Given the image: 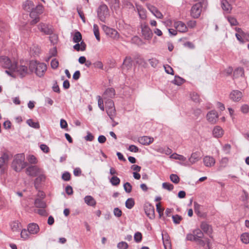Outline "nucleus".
Returning <instances> with one entry per match:
<instances>
[{
    "label": "nucleus",
    "mask_w": 249,
    "mask_h": 249,
    "mask_svg": "<svg viewBox=\"0 0 249 249\" xmlns=\"http://www.w3.org/2000/svg\"><path fill=\"white\" fill-rule=\"evenodd\" d=\"M147 7L156 18L160 19L163 18L162 14L155 6L147 4Z\"/></svg>",
    "instance_id": "f3484780"
},
{
    "label": "nucleus",
    "mask_w": 249,
    "mask_h": 249,
    "mask_svg": "<svg viewBox=\"0 0 249 249\" xmlns=\"http://www.w3.org/2000/svg\"><path fill=\"white\" fill-rule=\"evenodd\" d=\"M42 170L37 166L31 165L26 168V172L29 176L35 177L38 176V174H41Z\"/></svg>",
    "instance_id": "6e6552de"
},
{
    "label": "nucleus",
    "mask_w": 249,
    "mask_h": 249,
    "mask_svg": "<svg viewBox=\"0 0 249 249\" xmlns=\"http://www.w3.org/2000/svg\"><path fill=\"white\" fill-rule=\"evenodd\" d=\"M174 27L177 31L181 33H185L188 31V28L186 25L181 21L175 22Z\"/></svg>",
    "instance_id": "4468645a"
},
{
    "label": "nucleus",
    "mask_w": 249,
    "mask_h": 249,
    "mask_svg": "<svg viewBox=\"0 0 249 249\" xmlns=\"http://www.w3.org/2000/svg\"><path fill=\"white\" fill-rule=\"evenodd\" d=\"M102 29L105 32V33L108 36L111 38H113L114 39H118L119 37V34H118V32L110 28L106 25H103L102 26Z\"/></svg>",
    "instance_id": "1a4fd4ad"
},
{
    "label": "nucleus",
    "mask_w": 249,
    "mask_h": 249,
    "mask_svg": "<svg viewBox=\"0 0 249 249\" xmlns=\"http://www.w3.org/2000/svg\"><path fill=\"white\" fill-rule=\"evenodd\" d=\"M172 219L175 224H179L182 219V217L178 214H176L172 216Z\"/></svg>",
    "instance_id": "603ef678"
},
{
    "label": "nucleus",
    "mask_w": 249,
    "mask_h": 249,
    "mask_svg": "<svg viewBox=\"0 0 249 249\" xmlns=\"http://www.w3.org/2000/svg\"><path fill=\"white\" fill-rule=\"evenodd\" d=\"M16 63L15 60H12L7 56H2L0 57V65L2 68L6 69L5 71L6 73V71H13L16 67Z\"/></svg>",
    "instance_id": "20e7f679"
},
{
    "label": "nucleus",
    "mask_w": 249,
    "mask_h": 249,
    "mask_svg": "<svg viewBox=\"0 0 249 249\" xmlns=\"http://www.w3.org/2000/svg\"><path fill=\"white\" fill-rule=\"evenodd\" d=\"M132 65V60L130 57L127 56L124 60L122 69H126L128 70L130 69Z\"/></svg>",
    "instance_id": "393cba45"
},
{
    "label": "nucleus",
    "mask_w": 249,
    "mask_h": 249,
    "mask_svg": "<svg viewBox=\"0 0 249 249\" xmlns=\"http://www.w3.org/2000/svg\"><path fill=\"white\" fill-rule=\"evenodd\" d=\"M20 236L23 239H27L29 237V232H28V231H27L25 229L22 230L20 233Z\"/></svg>",
    "instance_id": "a18cd8bd"
},
{
    "label": "nucleus",
    "mask_w": 249,
    "mask_h": 249,
    "mask_svg": "<svg viewBox=\"0 0 249 249\" xmlns=\"http://www.w3.org/2000/svg\"><path fill=\"white\" fill-rule=\"evenodd\" d=\"M93 30L94 36L96 39L99 41L100 40V34L99 31V28L97 24H94L93 27Z\"/></svg>",
    "instance_id": "c9c22d12"
},
{
    "label": "nucleus",
    "mask_w": 249,
    "mask_h": 249,
    "mask_svg": "<svg viewBox=\"0 0 249 249\" xmlns=\"http://www.w3.org/2000/svg\"><path fill=\"white\" fill-rule=\"evenodd\" d=\"M200 159V153L198 151H196L192 153L190 157L188 159V162L186 163L179 162V163L184 166H190L196 163V162L198 161Z\"/></svg>",
    "instance_id": "423d86ee"
},
{
    "label": "nucleus",
    "mask_w": 249,
    "mask_h": 249,
    "mask_svg": "<svg viewBox=\"0 0 249 249\" xmlns=\"http://www.w3.org/2000/svg\"><path fill=\"white\" fill-rule=\"evenodd\" d=\"M156 209L157 211L159 214V216L160 217L162 215H163V212L164 209L163 208H161L160 204V203H157L156 204Z\"/></svg>",
    "instance_id": "bf43d9fd"
},
{
    "label": "nucleus",
    "mask_w": 249,
    "mask_h": 249,
    "mask_svg": "<svg viewBox=\"0 0 249 249\" xmlns=\"http://www.w3.org/2000/svg\"><path fill=\"white\" fill-rule=\"evenodd\" d=\"M27 165L25 161V155L23 153L15 156L12 163V167L16 172H20Z\"/></svg>",
    "instance_id": "f257e3e1"
},
{
    "label": "nucleus",
    "mask_w": 249,
    "mask_h": 249,
    "mask_svg": "<svg viewBox=\"0 0 249 249\" xmlns=\"http://www.w3.org/2000/svg\"><path fill=\"white\" fill-rule=\"evenodd\" d=\"M125 207L128 209H132L133 206L135 205V201L133 198H128L126 201H125Z\"/></svg>",
    "instance_id": "72a5a7b5"
},
{
    "label": "nucleus",
    "mask_w": 249,
    "mask_h": 249,
    "mask_svg": "<svg viewBox=\"0 0 249 249\" xmlns=\"http://www.w3.org/2000/svg\"><path fill=\"white\" fill-rule=\"evenodd\" d=\"M42 6L41 5L36 6L35 9L30 11V16L32 18L30 22L31 24L34 25L39 21V15L42 13Z\"/></svg>",
    "instance_id": "39448f33"
},
{
    "label": "nucleus",
    "mask_w": 249,
    "mask_h": 249,
    "mask_svg": "<svg viewBox=\"0 0 249 249\" xmlns=\"http://www.w3.org/2000/svg\"><path fill=\"white\" fill-rule=\"evenodd\" d=\"M172 82L175 85L180 86L184 82V79L179 76H175Z\"/></svg>",
    "instance_id": "79ce46f5"
},
{
    "label": "nucleus",
    "mask_w": 249,
    "mask_h": 249,
    "mask_svg": "<svg viewBox=\"0 0 249 249\" xmlns=\"http://www.w3.org/2000/svg\"><path fill=\"white\" fill-rule=\"evenodd\" d=\"M221 3V7L225 12L227 14L231 13L232 6L227 0H222Z\"/></svg>",
    "instance_id": "4be33fe9"
},
{
    "label": "nucleus",
    "mask_w": 249,
    "mask_h": 249,
    "mask_svg": "<svg viewBox=\"0 0 249 249\" xmlns=\"http://www.w3.org/2000/svg\"><path fill=\"white\" fill-rule=\"evenodd\" d=\"M232 72V69L231 67H229L225 69L223 72V74H224L225 76H228L230 75Z\"/></svg>",
    "instance_id": "69168bd1"
},
{
    "label": "nucleus",
    "mask_w": 249,
    "mask_h": 249,
    "mask_svg": "<svg viewBox=\"0 0 249 249\" xmlns=\"http://www.w3.org/2000/svg\"><path fill=\"white\" fill-rule=\"evenodd\" d=\"M193 232L196 240H198V239L202 238L204 236L203 233L199 229L195 230Z\"/></svg>",
    "instance_id": "f704fd0d"
},
{
    "label": "nucleus",
    "mask_w": 249,
    "mask_h": 249,
    "mask_svg": "<svg viewBox=\"0 0 249 249\" xmlns=\"http://www.w3.org/2000/svg\"><path fill=\"white\" fill-rule=\"evenodd\" d=\"M38 29L41 32L44 33L45 34L49 35L52 32V30L45 24L40 23L38 25Z\"/></svg>",
    "instance_id": "a878e982"
},
{
    "label": "nucleus",
    "mask_w": 249,
    "mask_h": 249,
    "mask_svg": "<svg viewBox=\"0 0 249 249\" xmlns=\"http://www.w3.org/2000/svg\"><path fill=\"white\" fill-rule=\"evenodd\" d=\"M231 149V145L230 144H226L223 146V150L226 154H229L230 153Z\"/></svg>",
    "instance_id": "6e6d98bb"
},
{
    "label": "nucleus",
    "mask_w": 249,
    "mask_h": 249,
    "mask_svg": "<svg viewBox=\"0 0 249 249\" xmlns=\"http://www.w3.org/2000/svg\"><path fill=\"white\" fill-rule=\"evenodd\" d=\"M200 228L204 232L210 235L212 233L213 229L211 225L208 224L205 221L201 222L200 225Z\"/></svg>",
    "instance_id": "aec40b11"
},
{
    "label": "nucleus",
    "mask_w": 249,
    "mask_h": 249,
    "mask_svg": "<svg viewBox=\"0 0 249 249\" xmlns=\"http://www.w3.org/2000/svg\"><path fill=\"white\" fill-rule=\"evenodd\" d=\"M243 93L238 90H233L229 94V98L234 102H239L243 97Z\"/></svg>",
    "instance_id": "9b49d317"
},
{
    "label": "nucleus",
    "mask_w": 249,
    "mask_h": 249,
    "mask_svg": "<svg viewBox=\"0 0 249 249\" xmlns=\"http://www.w3.org/2000/svg\"><path fill=\"white\" fill-rule=\"evenodd\" d=\"M27 229L29 233L31 234H37L39 231V227L38 225L35 223L29 224Z\"/></svg>",
    "instance_id": "dca6fc26"
},
{
    "label": "nucleus",
    "mask_w": 249,
    "mask_h": 249,
    "mask_svg": "<svg viewBox=\"0 0 249 249\" xmlns=\"http://www.w3.org/2000/svg\"><path fill=\"white\" fill-rule=\"evenodd\" d=\"M85 202L89 206H94L96 205V201L90 196H87L84 198Z\"/></svg>",
    "instance_id": "cd10ccee"
},
{
    "label": "nucleus",
    "mask_w": 249,
    "mask_h": 249,
    "mask_svg": "<svg viewBox=\"0 0 249 249\" xmlns=\"http://www.w3.org/2000/svg\"><path fill=\"white\" fill-rule=\"evenodd\" d=\"M26 123L30 126L34 128L38 129L40 127L39 123L37 122H34L32 119L27 120Z\"/></svg>",
    "instance_id": "473e14b6"
},
{
    "label": "nucleus",
    "mask_w": 249,
    "mask_h": 249,
    "mask_svg": "<svg viewBox=\"0 0 249 249\" xmlns=\"http://www.w3.org/2000/svg\"><path fill=\"white\" fill-rule=\"evenodd\" d=\"M113 213L115 216L117 217H120L122 214V211L118 208H115L113 210Z\"/></svg>",
    "instance_id": "052dcab7"
},
{
    "label": "nucleus",
    "mask_w": 249,
    "mask_h": 249,
    "mask_svg": "<svg viewBox=\"0 0 249 249\" xmlns=\"http://www.w3.org/2000/svg\"><path fill=\"white\" fill-rule=\"evenodd\" d=\"M23 8L28 12H30L35 9V5L33 1L26 0L23 4Z\"/></svg>",
    "instance_id": "b1692460"
},
{
    "label": "nucleus",
    "mask_w": 249,
    "mask_h": 249,
    "mask_svg": "<svg viewBox=\"0 0 249 249\" xmlns=\"http://www.w3.org/2000/svg\"><path fill=\"white\" fill-rule=\"evenodd\" d=\"M139 142L143 145H149L154 141V139L152 137L148 136H142L138 139Z\"/></svg>",
    "instance_id": "412c9836"
},
{
    "label": "nucleus",
    "mask_w": 249,
    "mask_h": 249,
    "mask_svg": "<svg viewBox=\"0 0 249 249\" xmlns=\"http://www.w3.org/2000/svg\"><path fill=\"white\" fill-rule=\"evenodd\" d=\"M134 240L137 243H139L141 241L142 239V233L140 232H137L134 234Z\"/></svg>",
    "instance_id": "8fccbe9b"
},
{
    "label": "nucleus",
    "mask_w": 249,
    "mask_h": 249,
    "mask_svg": "<svg viewBox=\"0 0 249 249\" xmlns=\"http://www.w3.org/2000/svg\"><path fill=\"white\" fill-rule=\"evenodd\" d=\"M165 236H166L165 235H164L162 234V241H163V243L164 248L165 249H167V246L168 244L170 246V243H169V241L168 239V236H167V238H165Z\"/></svg>",
    "instance_id": "13d9d810"
},
{
    "label": "nucleus",
    "mask_w": 249,
    "mask_h": 249,
    "mask_svg": "<svg viewBox=\"0 0 249 249\" xmlns=\"http://www.w3.org/2000/svg\"><path fill=\"white\" fill-rule=\"evenodd\" d=\"M82 40V35L81 34L77 31L76 32L73 37V41L75 43H79Z\"/></svg>",
    "instance_id": "e433bc0d"
},
{
    "label": "nucleus",
    "mask_w": 249,
    "mask_h": 249,
    "mask_svg": "<svg viewBox=\"0 0 249 249\" xmlns=\"http://www.w3.org/2000/svg\"><path fill=\"white\" fill-rule=\"evenodd\" d=\"M110 181L113 186L118 185L120 183V179L116 176L112 177L110 179Z\"/></svg>",
    "instance_id": "c03bdc74"
},
{
    "label": "nucleus",
    "mask_w": 249,
    "mask_h": 249,
    "mask_svg": "<svg viewBox=\"0 0 249 249\" xmlns=\"http://www.w3.org/2000/svg\"><path fill=\"white\" fill-rule=\"evenodd\" d=\"M97 15L100 20L105 22L107 17L108 15L107 6L105 4L101 5L98 8Z\"/></svg>",
    "instance_id": "0eeeda50"
},
{
    "label": "nucleus",
    "mask_w": 249,
    "mask_h": 249,
    "mask_svg": "<svg viewBox=\"0 0 249 249\" xmlns=\"http://www.w3.org/2000/svg\"><path fill=\"white\" fill-rule=\"evenodd\" d=\"M98 105L99 107L103 111L104 110V102L103 99L100 97V96H98Z\"/></svg>",
    "instance_id": "680f3d73"
},
{
    "label": "nucleus",
    "mask_w": 249,
    "mask_h": 249,
    "mask_svg": "<svg viewBox=\"0 0 249 249\" xmlns=\"http://www.w3.org/2000/svg\"><path fill=\"white\" fill-rule=\"evenodd\" d=\"M35 205L37 208H45L46 207V203L41 198H36L35 201Z\"/></svg>",
    "instance_id": "c85d7f7f"
},
{
    "label": "nucleus",
    "mask_w": 249,
    "mask_h": 249,
    "mask_svg": "<svg viewBox=\"0 0 249 249\" xmlns=\"http://www.w3.org/2000/svg\"><path fill=\"white\" fill-rule=\"evenodd\" d=\"M37 177L36 179V183H39L42 181H44L45 180L46 177L44 175L43 170L42 171V173L41 174H38Z\"/></svg>",
    "instance_id": "ea45409f"
},
{
    "label": "nucleus",
    "mask_w": 249,
    "mask_h": 249,
    "mask_svg": "<svg viewBox=\"0 0 249 249\" xmlns=\"http://www.w3.org/2000/svg\"><path fill=\"white\" fill-rule=\"evenodd\" d=\"M106 111L110 119L113 120L116 114L115 107L107 108Z\"/></svg>",
    "instance_id": "7c9ffc66"
},
{
    "label": "nucleus",
    "mask_w": 249,
    "mask_h": 249,
    "mask_svg": "<svg viewBox=\"0 0 249 249\" xmlns=\"http://www.w3.org/2000/svg\"><path fill=\"white\" fill-rule=\"evenodd\" d=\"M202 5L200 3L194 4L191 9V14L194 18H198L201 13Z\"/></svg>",
    "instance_id": "f8f14e48"
},
{
    "label": "nucleus",
    "mask_w": 249,
    "mask_h": 249,
    "mask_svg": "<svg viewBox=\"0 0 249 249\" xmlns=\"http://www.w3.org/2000/svg\"><path fill=\"white\" fill-rule=\"evenodd\" d=\"M191 98L195 102H198L199 101V95L196 93H193L191 94Z\"/></svg>",
    "instance_id": "e2e57ef3"
},
{
    "label": "nucleus",
    "mask_w": 249,
    "mask_h": 249,
    "mask_svg": "<svg viewBox=\"0 0 249 249\" xmlns=\"http://www.w3.org/2000/svg\"><path fill=\"white\" fill-rule=\"evenodd\" d=\"M128 247V245L125 242L122 241L117 244V248L119 249H127Z\"/></svg>",
    "instance_id": "49530a36"
},
{
    "label": "nucleus",
    "mask_w": 249,
    "mask_h": 249,
    "mask_svg": "<svg viewBox=\"0 0 249 249\" xmlns=\"http://www.w3.org/2000/svg\"><path fill=\"white\" fill-rule=\"evenodd\" d=\"M228 162V159L226 157L222 158L219 161V163L222 167H225L227 165Z\"/></svg>",
    "instance_id": "0e129e2a"
},
{
    "label": "nucleus",
    "mask_w": 249,
    "mask_h": 249,
    "mask_svg": "<svg viewBox=\"0 0 249 249\" xmlns=\"http://www.w3.org/2000/svg\"><path fill=\"white\" fill-rule=\"evenodd\" d=\"M136 8L140 18L142 19H145L146 18V10L139 5H136Z\"/></svg>",
    "instance_id": "bb28decb"
},
{
    "label": "nucleus",
    "mask_w": 249,
    "mask_h": 249,
    "mask_svg": "<svg viewBox=\"0 0 249 249\" xmlns=\"http://www.w3.org/2000/svg\"><path fill=\"white\" fill-rule=\"evenodd\" d=\"M104 95L108 97L112 98L115 95V90L112 88L107 89L104 92Z\"/></svg>",
    "instance_id": "4c0bfd02"
},
{
    "label": "nucleus",
    "mask_w": 249,
    "mask_h": 249,
    "mask_svg": "<svg viewBox=\"0 0 249 249\" xmlns=\"http://www.w3.org/2000/svg\"><path fill=\"white\" fill-rule=\"evenodd\" d=\"M170 178L175 183H178L179 181V177L176 174H171L170 176Z\"/></svg>",
    "instance_id": "864d4df0"
},
{
    "label": "nucleus",
    "mask_w": 249,
    "mask_h": 249,
    "mask_svg": "<svg viewBox=\"0 0 249 249\" xmlns=\"http://www.w3.org/2000/svg\"><path fill=\"white\" fill-rule=\"evenodd\" d=\"M213 136L215 138L222 137L224 134V130L220 126H215L213 129Z\"/></svg>",
    "instance_id": "a211bd4d"
},
{
    "label": "nucleus",
    "mask_w": 249,
    "mask_h": 249,
    "mask_svg": "<svg viewBox=\"0 0 249 249\" xmlns=\"http://www.w3.org/2000/svg\"><path fill=\"white\" fill-rule=\"evenodd\" d=\"M170 158L175 160H178L181 161L180 162L181 163H185L184 161L186 160V158L184 156L178 154L176 153L171 155Z\"/></svg>",
    "instance_id": "c756f323"
},
{
    "label": "nucleus",
    "mask_w": 249,
    "mask_h": 249,
    "mask_svg": "<svg viewBox=\"0 0 249 249\" xmlns=\"http://www.w3.org/2000/svg\"><path fill=\"white\" fill-rule=\"evenodd\" d=\"M27 160L31 164H36L37 162L36 158L32 155H29L27 157Z\"/></svg>",
    "instance_id": "de8ad7c7"
},
{
    "label": "nucleus",
    "mask_w": 249,
    "mask_h": 249,
    "mask_svg": "<svg viewBox=\"0 0 249 249\" xmlns=\"http://www.w3.org/2000/svg\"><path fill=\"white\" fill-rule=\"evenodd\" d=\"M241 240L245 244L249 243V233H244L241 236Z\"/></svg>",
    "instance_id": "a19ab883"
},
{
    "label": "nucleus",
    "mask_w": 249,
    "mask_h": 249,
    "mask_svg": "<svg viewBox=\"0 0 249 249\" xmlns=\"http://www.w3.org/2000/svg\"><path fill=\"white\" fill-rule=\"evenodd\" d=\"M164 68L165 72L168 74H170L172 75L174 74V71L171 67H170L168 65H164Z\"/></svg>",
    "instance_id": "3c124183"
},
{
    "label": "nucleus",
    "mask_w": 249,
    "mask_h": 249,
    "mask_svg": "<svg viewBox=\"0 0 249 249\" xmlns=\"http://www.w3.org/2000/svg\"><path fill=\"white\" fill-rule=\"evenodd\" d=\"M218 115L215 110H212L209 112L207 115V120L211 124H214L218 119Z\"/></svg>",
    "instance_id": "2eb2a0df"
},
{
    "label": "nucleus",
    "mask_w": 249,
    "mask_h": 249,
    "mask_svg": "<svg viewBox=\"0 0 249 249\" xmlns=\"http://www.w3.org/2000/svg\"><path fill=\"white\" fill-rule=\"evenodd\" d=\"M227 20H228L231 26H236L238 25L239 24L237 19L233 17L228 16Z\"/></svg>",
    "instance_id": "58836bf2"
},
{
    "label": "nucleus",
    "mask_w": 249,
    "mask_h": 249,
    "mask_svg": "<svg viewBox=\"0 0 249 249\" xmlns=\"http://www.w3.org/2000/svg\"><path fill=\"white\" fill-rule=\"evenodd\" d=\"M58 65L59 62L56 59L53 58L51 62V66L53 69H56L58 67Z\"/></svg>",
    "instance_id": "5fc2aeb1"
},
{
    "label": "nucleus",
    "mask_w": 249,
    "mask_h": 249,
    "mask_svg": "<svg viewBox=\"0 0 249 249\" xmlns=\"http://www.w3.org/2000/svg\"><path fill=\"white\" fill-rule=\"evenodd\" d=\"M241 111L244 114H247L249 112V106L247 104H244L240 107Z\"/></svg>",
    "instance_id": "09e8293b"
},
{
    "label": "nucleus",
    "mask_w": 249,
    "mask_h": 249,
    "mask_svg": "<svg viewBox=\"0 0 249 249\" xmlns=\"http://www.w3.org/2000/svg\"><path fill=\"white\" fill-rule=\"evenodd\" d=\"M187 26L190 28H194L196 25V21L195 20H189L187 22Z\"/></svg>",
    "instance_id": "338daca9"
},
{
    "label": "nucleus",
    "mask_w": 249,
    "mask_h": 249,
    "mask_svg": "<svg viewBox=\"0 0 249 249\" xmlns=\"http://www.w3.org/2000/svg\"><path fill=\"white\" fill-rule=\"evenodd\" d=\"M8 161V156L7 154H4L0 157V169L4 170L7 166Z\"/></svg>",
    "instance_id": "5701e85b"
},
{
    "label": "nucleus",
    "mask_w": 249,
    "mask_h": 249,
    "mask_svg": "<svg viewBox=\"0 0 249 249\" xmlns=\"http://www.w3.org/2000/svg\"><path fill=\"white\" fill-rule=\"evenodd\" d=\"M6 73L13 77L19 76L23 77L28 73V69L27 66L24 65H18L16 63V67L12 71H6Z\"/></svg>",
    "instance_id": "7ed1b4c3"
},
{
    "label": "nucleus",
    "mask_w": 249,
    "mask_h": 249,
    "mask_svg": "<svg viewBox=\"0 0 249 249\" xmlns=\"http://www.w3.org/2000/svg\"><path fill=\"white\" fill-rule=\"evenodd\" d=\"M203 161L204 165L207 167L213 166L215 163V159L213 157L209 156H205L203 158Z\"/></svg>",
    "instance_id": "6ab92c4d"
},
{
    "label": "nucleus",
    "mask_w": 249,
    "mask_h": 249,
    "mask_svg": "<svg viewBox=\"0 0 249 249\" xmlns=\"http://www.w3.org/2000/svg\"><path fill=\"white\" fill-rule=\"evenodd\" d=\"M86 45L82 41L80 44L76 43V44L73 46V48L77 51H84L86 50Z\"/></svg>",
    "instance_id": "2f4dec72"
},
{
    "label": "nucleus",
    "mask_w": 249,
    "mask_h": 249,
    "mask_svg": "<svg viewBox=\"0 0 249 249\" xmlns=\"http://www.w3.org/2000/svg\"><path fill=\"white\" fill-rule=\"evenodd\" d=\"M47 66L44 63L38 62L36 61H31L29 64V69L32 71H34L38 77H41L44 75Z\"/></svg>",
    "instance_id": "f03ea898"
},
{
    "label": "nucleus",
    "mask_w": 249,
    "mask_h": 249,
    "mask_svg": "<svg viewBox=\"0 0 249 249\" xmlns=\"http://www.w3.org/2000/svg\"><path fill=\"white\" fill-rule=\"evenodd\" d=\"M235 30L237 34H239L243 38H246L247 33L244 32L241 28L236 27Z\"/></svg>",
    "instance_id": "4d7b16f0"
},
{
    "label": "nucleus",
    "mask_w": 249,
    "mask_h": 249,
    "mask_svg": "<svg viewBox=\"0 0 249 249\" xmlns=\"http://www.w3.org/2000/svg\"><path fill=\"white\" fill-rule=\"evenodd\" d=\"M142 33L145 39L150 40L152 38L153 33L151 29L147 26H143L142 27Z\"/></svg>",
    "instance_id": "ddd939ff"
},
{
    "label": "nucleus",
    "mask_w": 249,
    "mask_h": 249,
    "mask_svg": "<svg viewBox=\"0 0 249 249\" xmlns=\"http://www.w3.org/2000/svg\"><path fill=\"white\" fill-rule=\"evenodd\" d=\"M128 150L132 152H138L139 151V148L138 147L134 145H131L129 146L128 148Z\"/></svg>",
    "instance_id": "774afa93"
},
{
    "label": "nucleus",
    "mask_w": 249,
    "mask_h": 249,
    "mask_svg": "<svg viewBox=\"0 0 249 249\" xmlns=\"http://www.w3.org/2000/svg\"><path fill=\"white\" fill-rule=\"evenodd\" d=\"M144 210L146 215L151 219L155 218V209L154 206L149 203L144 205Z\"/></svg>",
    "instance_id": "9d476101"
},
{
    "label": "nucleus",
    "mask_w": 249,
    "mask_h": 249,
    "mask_svg": "<svg viewBox=\"0 0 249 249\" xmlns=\"http://www.w3.org/2000/svg\"><path fill=\"white\" fill-rule=\"evenodd\" d=\"M108 2L111 6L114 7V8H118L119 5V0H105Z\"/></svg>",
    "instance_id": "37998d69"
}]
</instances>
